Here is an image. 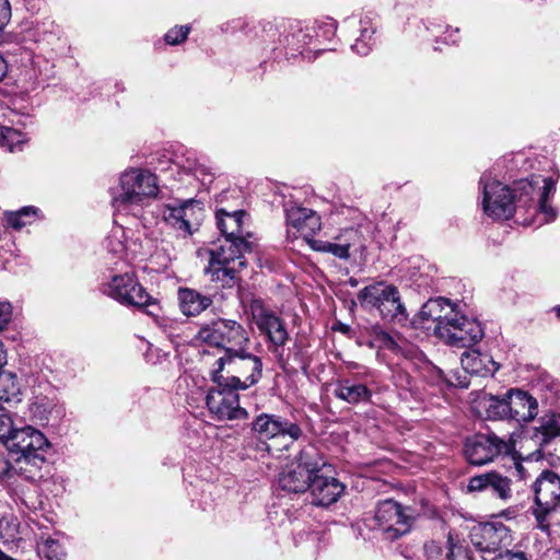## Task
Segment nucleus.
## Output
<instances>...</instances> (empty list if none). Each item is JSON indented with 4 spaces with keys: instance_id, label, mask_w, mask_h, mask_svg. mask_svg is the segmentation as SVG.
I'll return each mask as SVG.
<instances>
[{
    "instance_id": "09e8293b",
    "label": "nucleus",
    "mask_w": 560,
    "mask_h": 560,
    "mask_svg": "<svg viewBox=\"0 0 560 560\" xmlns=\"http://www.w3.org/2000/svg\"><path fill=\"white\" fill-rule=\"evenodd\" d=\"M18 427L14 424L12 418L8 413H0V441L5 446L11 435L15 432Z\"/></svg>"
},
{
    "instance_id": "9d476101",
    "label": "nucleus",
    "mask_w": 560,
    "mask_h": 560,
    "mask_svg": "<svg viewBox=\"0 0 560 560\" xmlns=\"http://www.w3.org/2000/svg\"><path fill=\"white\" fill-rule=\"evenodd\" d=\"M361 305L369 312L377 311L381 315H406L399 291L392 284L377 282L363 288L358 295Z\"/></svg>"
},
{
    "instance_id": "de8ad7c7",
    "label": "nucleus",
    "mask_w": 560,
    "mask_h": 560,
    "mask_svg": "<svg viewBox=\"0 0 560 560\" xmlns=\"http://www.w3.org/2000/svg\"><path fill=\"white\" fill-rule=\"evenodd\" d=\"M189 32V25L175 26L165 34L164 38L168 45H178L187 38Z\"/></svg>"
},
{
    "instance_id": "13d9d810",
    "label": "nucleus",
    "mask_w": 560,
    "mask_h": 560,
    "mask_svg": "<svg viewBox=\"0 0 560 560\" xmlns=\"http://www.w3.org/2000/svg\"><path fill=\"white\" fill-rule=\"evenodd\" d=\"M400 553H401L405 558H407V559H412V558L415 557V555H416L413 550H411V549H407V548H406V549H401V550H400Z\"/></svg>"
},
{
    "instance_id": "2eb2a0df",
    "label": "nucleus",
    "mask_w": 560,
    "mask_h": 560,
    "mask_svg": "<svg viewBox=\"0 0 560 560\" xmlns=\"http://www.w3.org/2000/svg\"><path fill=\"white\" fill-rule=\"evenodd\" d=\"M252 428L261 440L283 439L284 447L302 435V430L296 423L276 415H259L254 420Z\"/></svg>"
},
{
    "instance_id": "3c124183",
    "label": "nucleus",
    "mask_w": 560,
    "mask_h": 560,
    "mask_svg": "<svg viewBox=\"0 0 560 560\" xmlns=\"http://www.w3.org/2000/svg\"><path fill=\"white\" fill-rule=\"evenodd\" d=\"M380 340L382 341L383 346L389 350H396L398 348L397 342L387 332H381Z\"/></svg>"
},
{
    "instance_id": "49530a36",
    "label": "nucleus",
    "mask_w": 560,
    "mask_h": 560,
    "mask_svg": "<svg viewBox=\"0 0 560 560\" xmlns=\"http://www.w3.org/2000/svg\"><path fill=\"white\" fill-rule=\"evenodd\" d=\"M9 453H0V481L11 480L19 470V466L13 465L9 459Z\"/></svg>"
},
{
    "instance_id": "4d7b16f0",
    "label": "nucleus",
    "mask_w": 560,
    "mask_h": 560,
    "mask_svg": "<svg viewBox=\"0 0 560 560\" xmlns=\"http://www.w3.org/2000/svg\"><path fill=\"white\" fill-rule=\"evenodd\" d=\"M8 71V65L3 57L0 55V81L5 77Z\"/></svg>"
},
{
    "instance_id": "ea45409f",
    "label": "nucleus",
    "mask_w": 560,
    "mask_h": 560,
    "mask_svg": "<svg viewBox=\"0 0 560 560\" xmlns=\"http://www.w3.org/2000/svg\"><path fill=\"white\" fill-rule=\"evenodd\" d=\"M26 140L24 133L12 127H0V145L8 151L13 152L19 149Z\"/></svg>"
},
{
    "instance_id": "7c9ffc66",
    "label": "nucleus",
    "mask_w": 560,
    "mask_h": 560,
    "mask_svg": "<svg viewBox=\"0 0 560 560\" xmlns=\"http://www.w3.org/2000/svg\"><path fill=\"white\" fill-rule=\"evenodd\" d=\"M335 396L349 404H359L371 399V390L363 384L351 383L349 380L340 381L335 389Z\"/></svg>"
},
{
    "instance_id": "4468645a",
    "label": "nucleus",
    "mask_w": 560,
    "mask_h": 560,
    "mask_svg": "<svg viewBox=\"0 0 560 560\" xmlns=\"http://www.w3.org/2000/svg\"><path fill=\"white\" fill-rule=\"evenodd\" d=\"M237 388L217 385L209 389L206 396V405L218 420L244 419L247 411L240 406Z\"/></svg>"
},
{
    "instance_id": "412c9836",
    "label": "nucleus",
    "mask_w": 560,
    "mask_h": 560,
    "mask_svg": "<svg viewBox=\"0 0 560 560\" xmlns=\"http://www.w3.org/2000/svg\"><path fill=\"white\" fill-rule=\"evenodd\" d=\"M24 471L26 468L19 466L16 478L8 485V492L14 501H20L27 509H36L39 504L37 486L24 476Z\"/></svg>"
},
{
    "instance_id": "ddd939ff",
    "label": "nucleus",
    "mask_w": 560,
    "mask_h": 560,
    "mask_svg": "<svg viewBox=\"0 0 560 560\" xmlns=\"http://www.w3.org/2000/svg\"><path fill=\"white\" fill-rule=\"evenodd\" d=\"M469 538L476 549L485 553H497L513 542L511 529L501 522L474 525Z\"/></svg>"
},
{
    "instance_id": "72a5a7b5",
    "label": "nucleus",
    "mask_w": 560,
    "mask_h": 560,
    "mask_svg": "<svg viewBox=\"0 0 560 560\" xmlns=\"http://www.w3.org/2000/svg\"><path fill=\"white\" fill-rule=\"evenodd\" d=\"M127 294L131 295L132 301H122L121 304L124 305L133 306L139 311H145L147 307L155 306V311H161L158 299L150 295L137 278L135 289L128 290Z\"/></svg>"
},
{
    "instance_id": "680f3d73",
    "label": "nucleus",
    "mask_w": 560,
    "mask_h": 560,
    "mask_svg": "<svg viewBox=\"0 0 560 560\" xmlns=\"http://www.w3.org/2000/svg\"><path fill=\"white\" fill-rule=\"evenodd\" d=\"M349 282H350V284L352 287H355L358 284V281L355 279H352V278L349 280Z\"/></svg>"
},
{
    "instance_id": "6ab92c4d",
    "label": "nucleus",
    "mask_w": 560,
    "mask_h": 560,
    "mask_svg": "<svg viewBox=\"0 0 560 560\" xmlns=\"http://www.w3.org/2000/svg\"><path fill=\"white\" fill-rule=\"evenodd\" d=\"M509 420L517 423L529 422L538 413L536 398L518 388L508 390Z\"/></svg>"
},
{
    "instance_id": "39448f33",
    "label": "nucleus",
    "mask_w": 560,
    "mask_h": 560,
    "mask_svg": "<svg viewBox=\"0 0 560 560\" xmlns=\"http://www.w3.org/2000/svg\"><path fill=\"white\" fill-rule=\"evenodd\" d=\"M247 340V334L241 324L221 317L213 322L211 327L200 328L194 338L195 342L209 346V349L200 351L206 364L210 363L211 358L222 354L226 347L242 348Z\"/></svg>"
},
{
    "instance_id": "bf43d9fd",
    "label": "nucleus",
    "mask_w": 560,
    "mask_h": 560,
    "mask_svg": "<svg viewBox=\"0 0 560 560\" xmlns=\"http://www.w3.org/2000/svg\"><path fill=\"white\" fill-rule=\"evenodd\" d=\"M458 33V28L454 30V34H450V40L451 43L455 44L457 42L456 35Z\"/></svg>"
},
{
    "instance_id": "aec40b11",
    "label": "nucleus",
    "mask_w": 560,
    "mask_h": 560,
    "mask_svg": "<svg viewBox=\"0 0 560 560\" xmlns=\"http://www.w3.org/2000/svg\"><path fill=\"white\" fill-rule=\"evenodd\" d=\"M316 505L328 506L338 501L342 494L343 485L334 477H326L315 472L308 487Z\"/></svg>"
},
{
    "instance_id": "58836bf2",
    "label": "nucleus",
    "mask_w": 560,
    "mask_h": 560,
    "mask_svg": "<svg viewBox=\"0 0 560 560\" xmlns=\"http://www.w3.org/2000/svg\"><path fill=\"white\" fill-rule=\"evenodd\" d=\"M238 301L243 307L244 315H273L265 310L264 302L250 292L242 291Z\"/></svg>"
},
{
    "instance_id": "0eeeda50",
    "label": "nucleus",
    "mask_w": 560,
    "mask_h": 560,
    "mask_svg": "<svg viewBox=\"0 0 560 560\" xmlns=\"http://www.w3.org/2000/svg\"><path fill=\"white\" fill-rule=\"evenodd\" d=\"M48 446L45 435L31 425H24L15 430L13 435L5 442L10 456L14 457L18 466L22 464L39 467L44 463V456L39 454Z\"/></svg>"
},
{
    "instance_id": "423d86ee",
    "label": "nucleus",
    "mask_w": 560,
    "mask_h": 560,
    "mask_svg": "<svg viewBox=\"0 0 560 560\" xmlns=\"http://www.w3.org/2000/svg\"><path fill=\"white\" fill-rule=\"evenodd\" d=\"M325 465L318 450L308 445L300 452L296 462L288 465L279 475V487L288 493H304L308 490L313 475Z\"/></svg>"
},
{
    "instance_id": "79ce46f5",
    "label": "nucleus",
    "mask_w": 560,
    "mask_h": 560,
    "mask_svg": "<svg viewBox=\"0 0 560 560\" xmlns=\"http://www.w3.org/2000/svg\"><path fill=\"white\" fill-rule=\"evenodd\" d=\"M308 28H314L316 35L313 39L312 51L320 52L326 50L325 47H322L324 40H329L335 34V26L331 23H327L325 25H308Z\"/></svg>"
},
{
    "instance_id": "c9c22d12",
    "label": "nucleus",
    "mask_w": 560,
    "mask_h": 560,
    "mask_svg": "<svg viewBox=\"0 0 560 560\" xmlns=\"http://www.w3.org/2000/svg\"><path fill=\"white\" fill-rule=\"evenodd\" d=\"M36 217L37 209L35 207H23L19 211L5 213L8 225L14 230H21L22 228L31 224Z\"/></svg>"
},
{
    "instance_id": "1a4fd4ad",
    "label": "nucleus",
    "mask_w": 560,
    "mask_h": 560,
    "mask_svg": "<svg viewBox=\"0 0 560 560\" xmlns=\"http://www.w3.org/2000/svg\"><path fill=\"white\" fill-rule=\"evenodd\" d=\"M435 332L453 347H469L483 337L477 317H435Z\"/></svg>"
},
{
    "instance_id": "c756f323",
    "label": "nucleus",
    "mask_w": 560,
    "mask_h": 560,
    "mask_svg": "<svg viewBox=\"0 0 560 560\" xmlns=\"http://www.w3.org/2000/svg\"><path fill=\"white\" fill-rule=\"evenodd\" d=\"M135 287L136 276L126 272L113 276L108 282L103 284V292L121 304L122 301H132L127 291L135 289Z\"/></svg>"
},
{
    "instance_id": "f704fd0d",
    "label": "nucleus",
    "mask_w": 560,
    "mask_h": 560,
    "mask_svg": "<svg viewBox=\"0 0 560 560\" xmlns=\"http://www.w3.org/2000/svg\"><path fill=\"white\" fill-rule=\"evenodd\" d=\"M149 243H151V241L147 242L145 248L143 247V245L139 244L138 254L149 256L160 266H167V264L171 261V252L168 249V244H166L164 241H161L160 243H156L154 245V248L152 249Z\"/></svg>"
},
{
    "instance_id": "393cba45",
    "label": "nucleus",
    "mask_w": 560,
    "mask_h": 560,
    "mask_svg": "<svg viewBox=\"0 0 560 560\" xmlns=\"http://www.w3.org/2000/svg\"><path fill=\"white\" fill-rule=\"evenodd\" d=\"M246 215L245 211L237 210L234 212H228L224 209H220L215 213L217 225L221 232L222 238L232 240H246V235L243 230V218Z\"/></svg>"
},
{
    "instance_id": "0e129e2a",
    "label": "nucleus",
    "mask_w": 560,
    "mask_h": 560,
    "mask_svg": "<svg viewBox=\"0 0 560 560\" xmlns=\"http://www.w3.org/2000/svg\"><path fill=\"white\" fill-rule=\"evenodd\" d=\"M555 310L557 311L558 315H560V305L556 306Z\"/></svg>"
},
{
    "instance_id": "37998d69",
    "label": "nucleus",
    "mask_w": 560,
    "mask_h": 560,
    "mask_svg": "<svg viewBox=\"0 0 560 560\" xmlns=\"http://www.w3.org/2000/svg\"><path fill=\"white\" fill-rule=\"evenodd\" d=\"M0 401L8 404L20 401V387L14 377L2 381L0 387Z\"/></svg>"
},
{
    "instance_id": "b1692460",
    "label": "nucleus",
    "mask_w": 560,
    "mask_h": 560,
    "mask_svg": "<svg viewBox=\"0 0 560 560\" xmlns=\"http://www.w3.org/2000/svg\"><path fill=\"white\" fill-rule=\"evenodd\" d=\"M460 364L466 373L482 377L493 376L500 364L489 354L471 349L464 351L460 355Z\"/></svg>"
},
{
    "instance_id": "a878e982",
    "label": "nucleus",
    "mask_w": 560,
    "mask_h": 560,
    "mask_svg": "<svg viewBox=\"0 0 560 560\" xmlns=\"http://www.w3.org/2000/svg\"><path fill=\"white\" fill-rule=\"evenodd\" d=\"M477 408L489 420H509L508 392L503 395L483 394Z\"/></svg>"
},
{
    "instance_id": "f3484780",
    "label": "nucleus",
    "mask_w": 560,
    "mask_h": 560,
    "mask_svg": "<svg viewBox=\"0 0 560 560\" xmlns=\"http://www.w3.org/2000/svg\"><path fill=\"white\" fill-rule=\"evenodd\" d=\"M197 202L194 199L185 200L177 206L165 205L160 210V215L171 229L183 237L192 235L197 222Z\"/></svg>"
},
{
    "instance_id": "603ef678",
    "label": "nucleus",
    "mask_w": 560,
    "mask_h": 560,
    "mask_svg": "<svg viewBox=\"0 0 560 560\" xmlns=\"http://www.w3.org/2000/svg\"><path fill=\"white\" fill-rule=\"evenodd\" d=\"M500 557L504 560H528L526 555L522 551L513 552L511 550H506L504 556L500 555Z\"/></svg>"
},
{
    "instance_id": "864d4df0",
    "label": "nucleus",
    "mask_w": 560,
    "mask_h": 560,
    "mask_svg": "<svg viewBox=\"0 0 560 560\" xmlns=\"http://www.w3.org/2000/svg\"><path fill=\"white\" fill-rule=\"evenodd\" d=\"M446 382L453 386H458V387H467L468 386V381H467L466 376H463V377L456 376L455 381H453L452 378H446Z\"/></svg>"
},
{
    "instance_id": "a211bd4d",
    "label": "nucleus",
    "mask_w": 560,
    "mask_h": 560,
    "mask_svg": "<svg viewBox=\"0 0 560 560\" xmlns=\"http://www.w3.org/2000/svg\"><path fill=\"white\" fill-rule=\"evenodd\" d=\"M287 224L295 229L308 243L320 231V217L312 209L296 203L285 206Z\"/></svg>"
},
{
    "instance_id": "69168bd1",
    "label": "nucleus",
    "mask_w": 560,
    "mask_h": 560,
    "mask_svg": "<svg viewBox=\"0 0 560 560\" xmlns=\"http://www.w3.org/2000/svg\"><path fill=\"white\" fill-rule=\"evenodd\" d=\"M503 514H504L506 517H509L510 512H509V511H503Z\"/></svg>"
},
{
    "instance_id": "5701e85b",
    "label": "nucleus",
    "mask_w": 560,
    "mask_h": 560,
    "mask_svg": "<svg viewBox=\"0 0 560 560\" xmlns=\"http://www.w3.org/2000/svg\"><path fill=\"white\" fill-rule=\"evenodd\" d=\"M359 238L358 230L348 229L336 238L338 241L336 243L322 240H308V244L314 250L330 253L337 258L348 259L350 257V248L357 244Z\"/></svg>"
},
{
    "instance_id": "f03ea898",
    "label": "nucleus",
    "mask_w": 560,
    "mask_h": 560,
    "mask_svg": "<svg viewBox=\"0 0 560 560\" xmlns=\"http://www.w3.org/2000/svg\"><path fill=\"white\" fill-rule=\"evenodd\" d=\"M210 365V376L215 385L247 389L258 383L262 375V362L259 357L246 352L243 348L226 347Z\"/></svg>"
},
{
    "instance_id": "2f4dec72",
    "label": "nucleus",
    "mask_w": 560,
    "mask_h": 560,
    "mask_svg": "<svg viewBox=\"0 0 560 560\" xmlns=\"http://www.w3.org/2000/svg\"><path fill=\"white\" fill-rule=\"evenodd\" d=\"M466 310L462 308L459 303H455L447 298L436 296L429 299L421 307L418 315H435L439 313H445L450 315H464Z\"/></svg>"
},
{
    "instance_id": "20e7f679",
    "label": "nucleus",
    "mask_w": 560,
    "mask_h": 560,
    "mask_svg": "<svg viewBox=\"0 0 560 560\" xmlns=\"http://www.w3.org/2000/svg\"><path fill=\"white\" fill-rule=\"evenodd\" d=\"M159 194L158 179L149 171L130 170L120 177V191L113 197L116 212L139 217L142 208Z\"/></svg>"
},
{
    "instance_id": "052dcab7",
    "label": "nucleus",
    "mask_w": 560,
    "mask_h": 560,
    "mask_svg": "<svg viewBox=\"0 0 560 560\" xmlns=\"http://www.w3.org/2000/svg\"><path fill=\"white\" fill-rule=\"evenodd\" d=\"M0 560H15L0 550Z\"/></svg>"
},
{
    "instance_id": "e433bc0d",
    "label": "nucleus",
    "mask_w": 560,
    "mask_h": 560,
    "mask_svg": "<svg viewBox=\"0 0 560 560\" xmlns=\"http://www.w3.org/2000/svg\"><path fill=\"white\" fill-rule=\"evenodd\" d=\"M37 555L45 560H61L66 556V551L58 540L42 537L37 542Z\"/></svg>"
},
{
    "instance_id": "473e14b6",
    "label": "nucleus",
    "mask_w": 560,
    "mask_h": 560,
    "mask_svg": "<svg viewBox=\"0 0 560 560\" xmlns=\"http://www.w3.org/2000/svg\"><path fill=\"white\" fill-rule=\"evenodd\" d=\"M257 325L265 331L276 346H282L288 339V332L281 317H257Z\"/></svg>"
},
{
    "instance_id": "bb28decb",
    "label": "nucleus",
    "mask_w": 560,
    "mask_h": 560,
    "mask_svg": "<svg viewBox=\"0 0 560 560\" xmlns=\"http://www.w3.org/2000/svg\"><path fill=\"white\" fill-rule=\"evenodd\" d=\"M177 299L183 315H199L212 303V300L189 288H179Z\"/></svg>"
},
{
    "instance_id": "6e6552de",
    "label": "nucleus",
    "mask_w": 560,
    "mask_h": 560,
    "mask_svg": "<svg viewBox=\"0 0 560 560\" xmlns=\"http://www.w3.org/2000/svg\"><path fill=\"white\" fill-rule=\"evenodd\" d=\"M534 493L537 526L547 532L550 527L548 515L560 506V477L551 470H544L534 483Z\"/></svg>"
},
{
    "instance_id": "a18cd8bd",
    "label": "nucleus",
    "mask_w": 560,
    "mask_h": 560,
    "mask_svg": "<svg viewBox=\"0 0 560 560\" xmlns=\"http://www.w3.org/2000/svg\"><path fill=\"white\" fill-rule=\"evenodd\" d=\"M447 545H448V560H471L469 551L466 547L455 541L452 533H448L447 536Z\"/></svg>"
},
{
    "instance_id": "f257e3e1",
    "label": "nucleus",
    "mask_w": 560,
    "mask_h": 560,
    "mask_svg": "<svg viewBox=\"0 0 560 560\" xmlns=\"http://www.w3.org/2000/svg\"><path fill=\"white\" fill-rule=\"evenodd\" d=\"M541 175L533 174L527 178L515 180L512 187L502 184L485 172L479 179L482 192V208L487 215L494 219H510L514 213H522L532 206Z\"/></svg>"
},
{
    "instance_id": "9b49d317",
    "label": "nucleus",
    "mask_w": 560,
    "mask_h": 560,
    "mask_svg": "<svg viewBox=\"0 0 560 560\" xmlns=\"http://www.w3.org/2000/svg\"><path fill=\"white\" fill-rule=\"evenodd\" d=\"M514 450L511 439L498 435L478 434L466 440L464 454L471 465L481 466L492 462L499 455H510Z\"/></svg>"
},
{
    "instance_id": "4c0bfd02",
    "label": "nucleus",
    "mask_w": 560,
    "mask_h": 560,
    "mask_svg": "<svg viewBox=\"0 0 560 560\" xmlns=\"http://www.w3.org/2000/svg\"><path fill=\"white\" fill-rule=\"evenodd\" d=\"M361 34L355 39V43L351 46V49L361 56H366L373 45V34L375 33V30L372 27L371 23L369 21H361Z\"/></svg>"
},
{
    "instance_id": "338daca9",
    "label": "nucleus",
    "mask_w": 560,
    "mask_h": 560,
    "mask_svg": "<svg viewBox=\"0 0 560 560\" xmlns=\"http://www.w3.org/2000/svg\"><path fill=\"white\" fill-rule=\"evenodd\" d=\"M458 303H459V304H462L460 302H458ZM460 306H462V308H463V307H466V304H463V305H460Z\"/></svg>"
},
{
    "instance_id": "c85d7f7f",
    "label": "nucleus",
    "mask_w": 560,
    "mask_h": 560,
    "mask_svg": "<svg viewBox=\"0 0 560 560\" xmlns=\"http://www.w3.org/2000/svg\"><path fill=\"white\" fill-rule=\"evenodd\" d=\"M316 32L314 28H308V25L304 27L295 25L292 31L285 35L284 42L287 45V55L294 57L296 54L304 55L306 47L312 51V45Z\"/></svg>"
},
{
    "instance_id": "8fccbe9b",
    "label": "nucleus",
    "mask_w": 560,
    "mask_h": 560,
    "mask_svg": "<svg viewBox=\"0 0 560 560\" xmlns=\"http://www.w3.org/2000/svg\"><path fill=\"white\" fill-rule=\"evenodd\" d=\"M9 325L8 317H0V332L3 331ZM7 364V353L3 345L0 342V371Z\"/></svg>"
},
{
    "instance_id": "f8f14e48",
    "label": "nucleus",
    "mask_w": 560,
    "mask_h": 560,
    "mask_svg": "<svg viewBox=\"0 0 560 560\" xmlns=\"http://www.w3.org/2000/svg\"><path fill=\"white\" fill-rule=\"evenodd\" d=\"M394 500L380 502L375 512V521L388 540H395L411 529L412 516Z\"/></svg>"
},
{
    "instance_id": "5fc2aeb1",
    "label": "nucleus",
    "mask_w": 560,
    "mask_h": 560,
    "mask_svg": "<svg viewBox=\"0 0 560 560\" xmlns=\"http://www.w3.org/2000/svg\"><path fill=\"white\" fill-rule=\"evenodd\" d=\"M14 311L12 304L8 301L0 302V315H11Z\"/></svg>"
},
{
    "instance_id": "c03bdc74",
    "label": "nucleus",
    "mask_w": 560,
    "mask_h": 560,
    "mask_svg": "<svg viewBox=\"0 0 560 560\" xmlns=\"http://www.w3.org/2000/svg\"><path fill=\"white\" fill-rule=\"evenodd\" d=\"M540 429L542 434L552 439L560 435V413H549L542 417Z\"/></svg>"
},
{
    "instance_id": "4be33fe9",
    "label": "nucleus",
    "mask_w": 560,
    "mask_h": 560,
    "mask_svg": "<svg viewBox=\"0 0 560 560\" xmlns=\"http://www.w3.org/2000/svg\"><path fill=\"white\" fill-rule=\"evenodd\" d=\"M467 488L470 492L490 490L502 500L511 497V480L494 471L471 477Z\"/></svg>"
},
{
    "instance_id": "cd10ccee",
    "label": "nucleus",
    "mask_w": 560,
    "mask_h": 560,
    "mask_svg": "<svg viewBox=\"0 0 560 560\" xmlns=\"http://www.w3.org/2000/svg\"><path fill=\"white\" fill-rule=\"evenodd\" d=\"M105 248L117 257L135 258L138 253V244L136 242L127 243L125 229L121 225L113 228L104 242Z\"/></svg>"
},
{
    "instance_id": "a19ab883",
    "label": "nucleus",
    "mask_w": 560,
    "mask_h": 560,
    "mask_svg": "<svg viewBox=\"0 0 560 560\" xmlns=\"http://www.w3.org/2000/svg\"><path fill=\"white\" fill-rule=\"evenodd\" d=\"M185 171L200 180L203 185L211 184L213 179V172L210 166L201 163L200 161H187V165L184 166Z\"/></svg>"
},
{
    "instance_id": "dca6fc26",
    "label": "nucleus",
    "mask_w": 560,
    "mask_h": 560,
    "mask_svg": "<svg viewBox=\"0 0 560 560\" xmlns=\"http://www.w3.org/2000/svg\"><path fill=\"white\" fill-rule=\"evenodd\" d=\"M559 178V174L556 177H542L541 184L538 185L537 194L534 196L532 206L527 207V210H523L524 214L530 215V218H524L522 223L530 225L537 223L538 225L549 223L557 218V210L548 205V197L555 191L556 183Z\"/></svg>"
},
{
    "instance_id": "6e6d98bb",
    "label": "nucleus",
    "mask_w": 560,
    "mask_h": 560,
    "mask_svg": "<svg viewBox=\"0 0 560 560\" xmlns=\"http://www.w3.org/2000/svg\"><path fill=\"white\" fill-rule=\"evenodd\" d=\"M331 329L340 331V332H342L345 335L349 334V331H350V327L348 325H346V324L340 323V322L334 324L331 326Z\"/></svg>"
},
{
    "instance_id": "e2e57ef3",
    "label": "nucleus",
    "mask_w": 560,
    "mask_h": 560,
    "mask_svg": "<svg viewBox=\"0 0 560 560\" xmlns=\"http://www.w3.org/2000/svg\"><path fill=\"white\" fill-rule=\"evenodd\" d=\"M147 315L148 316L154 315V312L153 311H147Z\"/></svg>"
},
{
    "instance_id": "7ed1b4c3",
    "label": "nucleus",
    "mask_w": 560,
    "mask_h": 560,
    "mask_svg": "<svg viewBox=\"0 0 560 560\" xmlns=\"http://www.w3.org/2000/svg\"><path fill=\"white\" fill-rule=\"evenodd\" d=\"M250 250L252 243L247 240L219 238L209 249L210 259L205 271L211 281L232 288L238 280L237 273L246 267L243 253Z\"/></svg>"
}]
</instances>
